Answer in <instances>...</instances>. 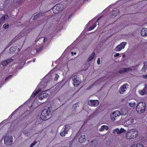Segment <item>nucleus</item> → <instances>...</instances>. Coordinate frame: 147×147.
<instances>
[{
  "label": "nucleus",
  "mask_w": 147,
  "mask_h": 147,
  "mask_svg": "<svg viewBox=\"0 0 147 147\" xmlns=\"http://www.w3.org/2000/svg\"><path fill=\"white\" fill-rule=\"evenodd\" d=\"M127 43L126 42H122L121 43L120 45L122 49H124L125 48V46L126 45Z\"/></svg>",
  "instance_id": "nucleus-28"
},
{
  "label": "nucleus",
  "mask_w": 147,
  "mask_h": 147,
  "mask_svg": "<svg viewBox=\"0 0 147 147\" xmlns=\"http://www.w3.org/2000/svg\"><path fill=\"white\" fill-rule=\"evenodd\" d=\"M86 140L85 135L81 136L79 138V141L80 143L84 142Z\"/></svg>",
  "instance_id": "nucleus-17"
},
{
  "label": "nucleus",
  "mask_w": 147,
  "mask_h": 147,
  "mask_svg": "<svg viewBox=\"0 0 147 147\" xmlns=\"http://www.w3.org/2000/svg\"><path fill=\"white\" fill-rule=\"evenodd\" d=\"M141 35L144 37L147 36V28H143L141 31Z\"/></svg>",
  "instance_id": "nucleus-14"
},
{
  "label": "nucleus",
  "mask_w": 147,
  "mask_h": 147,
  "mask_svg": "<svg viewBox=\"0 0 147 147\" xmlns=\"http://www.w3.org/2000/svg\"><path fill=\"white\" fill-rule=\"evenodd\" d=\"M114 133H116L117 134H119V128H116L113 131Z\"/></svg>",
  "instance_id": "nucleus-29"
},
{
  "label": "nucleus",
  "mask_w": 147,
  "mask_h": 147,
  "mask_svg": "<svg viewBox=\"0 0 147 147\" xmlns=\"http://www.w3.org/2000/svg\"><path fill=\"white\" fill-rule=\"evenodd\" d=\"M13 61V59L11 58L8 59L7 60L3 61L1 63L3 66H6L8 63L12 62Z\"/></svg>",
  "instance_id": "nucleus-12"
},
{
  "label": "nucleus",
  "mask_w": 147,
  "mask_h": 147,
  "mask_svg": "<svg viewBox=\"0 0 147 147\" xmlns=\"http://www.w3.org/2000/svg\"><path fill=\"white\" fill-rule=\"evenodd\" d=\"M17 48L18 47L17 46L11 47L9 49L10 52L12 53H15Z\"/></svg>",
  "instance_id": "nucleus-22"
},
{
  "label": "nucleus",
  "mask_w": 147,
  "mask_h": 147,
  "mask_svg": "<svg viewBox=\"0 0 147 147\" xmlns=\"http://www.w3.org/2000/svg\"><path fill=\"white\" fill-rule=\"evenodd\" d=\"M136 144H134L131 147H136Z\"/></svg>",
  "instance_id": "nucleus-46"
},
{
  "label": "nucleus",
  "mask_w": 147,
  "mask_h": 147,
  "mask_svg": "<svg viewBox=\"0 0 147 147\" xmlns=\"http://www.w3.org/2000/svg\"><path fill=\"white\" fill-rule=\"evenodd\" d=\"M99 102L98 100H89L88 101L89 105L91 107H96L99 104Z\"/></svg>",
  "instance_id": "nucleus-8"
},
{
  "label": "nucleus",
  "mask_w": 147,
  "mask_h": 147,
  "mask_svg": "<svg viewBox=\"0 0 147 147\" xmlns=\"http://www.w3.org/2000/svg\"><path fill=\"white\" fill-rule=\"evenodd\" d=\"M139 93L142 95H144L147 94V85H145L142 90L139 91Z\"/></svg>",
  "instance_id": "nucleus-13"
},
{
  "label": "nucleus",
  "mask_w": 147,
  "mask_h": 147,
  "mask_svg": "<svg viewBox=\"0 0 147 147\" xmlns=\"http://www.w3.org/2000/svg\"><path fill=\"white\" fill-rule=\"evenodd\" d=\"M136 105V103L134 102L132 103H129V105L131 107H134Z\"/></svg>",
  "instance_id": "nucleus-37"
},
{
  "label": "nucleus",
  "mask_w": 147,
  "mask_h": 147,
  "mask_svg": "<svg viewBox=\"0 0 147 147\" xmlns=\"http://www.w3.org/2000/svg\"><path fill=\"white\" fill-rule=\"evenodd\" d=\"M100 18V17L99 18H98V20Z\"/></svg>",
  "instance_id": "nucleus-48"
},
{
  "label": "nucleus",
  "mask_w": 147,
  "mask_h": 147,
  "mask_svg": "<svg viewBox=\"0 0 147 147\" xmlns=\"http://www.w3.org/2000/svg\"><path fill=\"white\" fill-rule=\"evenodd\" d=\"M125 130L124 129L121 128L120 130H119V133L120 134H121L123 132H125Z\"/></svg>",
  "instance_id": "nucleus-36"
},
{
  "label": "nucleus",
  "mask_w": 147,
  "mask_h": 147,
  "mask_svg": "<svg viewBox=\"0 0 147 147\" xmlns=\"http://www.w3.org/2000/svg\"><path fill=\"white\" fill-rule=\"evenodd\" d=\"M129 85L127 84H125L121 86L119 89V93L120 94H123L126 91L127 87Z\"/></svg>",
  "instance_id": "nucleus-10"
},
{
  "label": "nucleus",
  "mask_w": 147,
  "mask_h": 147,
  "mask_svg": "<svg viewBox=\"0 0 147 147\" xmlns=\"http://www.w3.org/2000/svg\"><path fill=\"white\" fill-rule=\"evenodd\" d=\"M13 139L11 136H5L4 138V144L7 146L11 145L13 142Z\"/></svg>",
  "instance_id": "nucleus-5"
},
{
  "label": "nucleus",
  "mask_w": 147,
  "mask_h": 147,
  "mask_svg": "<svg viewBox=\"0 0 147 147\" xmlns=\"http://www.w3.org/2000/svg\"><path fill=\"white\" fill-rule=\"evenodd\" d=\"M95 54L94 52H93L90 55V56L88 57L87 59V61L88 62L91 61L95 57Z\"/></svg>",
  "instance_id": "nucleus-20"
},
{
  "label": "nucleus",
  "mask_w": 147,
  "mask_h": 147,
  "mask_svg": "<svg viewBox=\"0 0 147 147\" xmlns=\"http://www.w3.org/2000/svg\"><path fill=\"white\" fill-rule=\"evenodd\" d=\"M119 55V53H117L116 54L114 55V56L115 57H117Z\"/></svg>",
  "instance_id": "nucleus-41"
},
{
  "label": "nucleus",
  "mask_w": 147,
  "mask_h": 147,
  "mask_svg": "<svg viewBox=\"0 0 147 147\" xmlns=\"http://www.w3.org/2000/svg\"><path fill=\"white\" fill-rule=\"evenodd\" d=\"M134 120L133 119H129L126 121V124L127 125H129L134 123Z\"/></svg>",
  "instance_id": "nucleus-21"
},
{
  "label": "nucleus",
  "mask_w": 147,
  "mask_h": 147,
  "mask_svg": "<svg viewBox=\"0 0 147 147\" xmlns=\"http://www.w3.org/2000/svg\"><path fill=\"white\" fill-rule=\"evenodd\" d=\"M142 77L144 78H147V74L146 75H144L142 76Z\"/></svg>",
  "instance_id": "nucleus-44"
},
{
  "label": "nucleus",
  "mask_w": 147,
  "mask_h": 147,
  "mask_svg": "<svg viewBox=\"0 0 147 147\" xmlns=\"http://www.w3.org/2000/svg\"><path fill=\"white\" fill-rule=\"evenodd\" d=\"M70 129V127L69 125H65L62 129V131L60 132V134L62 136H65L66 134H67L68 132Z\"/></svg>",
  "instance_id": "nucleus-6"
},
{
  "label": "nucleus",
  "mask_w": 147,
  "mask_h": 147,
  "mask_svg": "<svg viewBox=\"0 0 147 147\" xmlns=\"http://www.w3.org/2000/svg\"><path fill=\"white\" fill-rule=\"evenodd\" d=\"M136 147H143V146L141 144H136Z\"/></svg>",
  "instance_id": "nucleus-38"
},
{
  "label": "nucleus",
  "mask_w": 147,
  "mask_h": 147,
  "mask_svg": "<svg viewBox=\"0 0 147 147\" xmlns=\"http://www.w3.org/2000/svg\"><path fill=\"white\" fill-rule=\"evenodd\" d=\"M33 62H34V60Z\"/></svg>",
  "instance_id": "nucleus-50"
},
{
  "label": "nucleus",
  "mask_w": 147,
  "mask_h": 147,
  "mask_svg": "<svg viewBox=\"0 0 147 147\" xmlns=\"http://www.w3.org/2000/svg\"><path fill=\"white\" fill-rule=\"evenodd\" d=\"M9 25L8 24H5L3 25V27L5 29H7L9 27Z\"/></svg>",
  "instance_id": "nucleus-31"
},
{
  "label": "nucleus",
  "mask_w": 147,
  "mask_h": 147,
  "mask_svg": "<svg viewBox=\"0 0 147 147\" xmlns=\"http://www.w3.org/2000/svg\"><path fill=\"white\" fill-rule=\"evenodd\" d=\"M100 59L99 58H98L97 60V63L98 65L100 64Z\"/></svg>",
  "instance_id": "nucleus-40"
},
{
  "label": "nucleus",
  "mask_w": 147,
  "mask_h": 147,
  "mask_svg": "<svg viewBox=\"0 0 147 147\" xmlns=\"http://www.w3.org/2000/svg\"><path fill=\"white\" fill-rule=\"evenodd\" d=\"M37 143V142L36 141H34L33 143L31 144L29 147H33V146H34Z\"/></svg>",
  "instance_id": "nucleus-33"
},
{
  "label": "nucleus",
  "mask_w": 147,
  "mask_h": 147,
  "mask_svg": "<svg viewBox=\"0 0 147 147\" xmlns=\"http://www.w3.org/2000/svg\"><path fill=\"white\" fill-rule=\"evenodd\" d=\"M9 18V16L8 15L5 14L3 16L0 18V25Z\"/></svg>",
  "instance_id": "nucleus-11"
},
{
  "label": "nucleus",
  "mask_w": 147,
  "mask_h": 147,
  "mask_svg": "<svg viewBox=\"0 0 147 147\" xmlns=\"http://www.w3.org/2000/svg\"><path fill=\"white\" fill-rule=\"evenodd\" d=\"M12 76L11 75H10L9 76L5 78V80L7 81V80H8L9 79L11 78Z\"/></svg>",
  "instance_id": "nucleus-35"
},
{
  "label": "nucleus",
  "mask_w": 147,
  "mask_h": 147,
  "mask_svg": "<svg viewBox=\"0 0 147 147\" xmlns=\"http://www.w3.org/2000/svg\"><path fill=\"white\" fill-rule=\"evenodd\" d=\"M71 15H70L69 16V17H68V18L69 19L70 18H71Z\"/></svg>",
  "instance_id": "nucleus-47"
},
{
  "label": "nucleus",
  "mask_w": 147,
  "mask_h": 147,
  "mask_svg": "<svg viewBox=\"0 0 147 147\" xmlns=\"http://www.w3.org/2000/svg\"><path fill=\"white\" fill-rule=\"evenodd\" d=\"M96 26V23L94 24L92 26L88 28V30L90 31L93 30Z\"/></svg>",
  "instance_id": "nucleus-26"
},
{
  "label": "nucleus",
  "mask_w": 147,
  "mask_h": 147,
  "mask_svg": "<svg viewBox=\"0 0 147 147\" xmlns=\"http://www.w3.org/2000/svg\"><path fill=\"white\" fill-rule=\"evenodd\" d=\"M48 40V38L47 37H45L43 40V42H45Z\"/></svg>",
  "instance_id": "nucleus-42"
},
{
  "label": "nucleus",
  "mask_w": 147,
  "mask_h": 147,
  "mask_svg": "<svg viewBox=\"0 0 147 147\" xmlns=\"http://www.w3.org/2000/svg\"><path fill=\"white\" fill-rule=\"evenodd\" d=\"M120 115V112L119 111H115L111 114V119L113 121H114L116 120V118L119 117Z\"/></svg>",
  "instance_id": "nucleus-7"
},
{
  "label": "nucleus",
  "mask_w": 147,
  "mask_h": 147,
  "mask_svg": "<svg viewBox=\"0 0 147 147\" xmlns=\"http://www.w3.org/2000/svg\"><path fill=\"white\" fill-rule=\"evenodd\" d=\"M119 10L117 9L115 10H113L112 12V14L111 16L112 18H114L119 14Z\"/></svg>",
  "instance_id": "nucleus-16"
},
{
  "label": "nucleus",
  "mask_w": 147,
  "mask_h": 147,
  "mask_svg": "<svg viewBox=\"0 0 147 147\" xmlns=\"http://www.w3.org/2000/svg\"><path fill=\"white\" fill-rule=\"evenodd\" d=\"M122 49V48L121 47L120 45H117L115 49V50L117 51H120Z\"/></svg>",
  "instance_id": "nucleus-27"
},
{
  "label": "nucleus",
  "mask_w": 147,
  "mask_h": 147,
  "mask_svg": "<svg viewBox=\"0 0 147 147\" xmlns=\"http://www.w3.org/2000/svg\"><path fill=\"white\" fill-rule=\"evenodd\" d=\"M71 53L72 56L73 55H76V53L75 52L74 53L73 52H71Z\"/></svg>",
  "instance_id": "nucleus-43"
},
{
  "label": "nucleus",
  "mask_w": 147,
  "mask_h": 147,
  "mask_svg": "<svg viewBox=\"0 0 147 147\" xmlns=\"http://www.w3.org/2000/svg\"><path fill=\"white\" fill-rule=\"evenodd\" d=\"M108 127L107 125H103L99 129V131H102L104 129L107 130L108 129Z\"/></svg>",
  "instance_id": "nucleus-23"
},
{
  "label": "nucleus",
  "mask_w": 147,
  "mask_h": 147,
  "mask_svg": "<svg viewBox=\"0 0 147 147\" xmlns=\"http://www.w3.org/2000/svg\"><path fill=\"white\" fill-rule=\"evenodd\" d=\"M41 89L40 88L38 89L35 90L32 93L31 96L32 98H34L41 91Z\"/></svg>",
  "instance_id": "nucleus-18"
},
{
  "label": "nucleus",
  "mask_w": 147,
  "mask_h": 147,
  "mask_svg": "<svg viewBox=\"0 0 147 147\" xmlns=\"http://www.w3.org/2000/svg\"><path fill=\"white\" fill-rule=\"evenodd\" d=\"M55 77L54 78V79L55 81H57L58 80V78L59 77V75L57 74H55Z\"/></svg>",
  "instance_id": "nucleus-34"
},
{
  "label": "nucleus",
  "mask_w": 147,
  "mask_h": 147,
  "mask_svg": "<svg viewBox=\"0 0 147 147\" xmlns=\"http://www.w3.org/2000/svg\"><path fill=\"white\" fill-rule=\"evenodd\" d=\"M125 70L126 71V72L129 71L130 70L131 71L132 69L130 68H124Z\"/></svg>",
  "instance_id": "nucleus-39"
},
{
  "label": "nucleus",
  "mask_w": 147,
  "mask_h": 147,
  "mask_svg": "<svg viewBox=\"0 0 147 147\" xmlns=\"http://www.w3.org/2000/svg\"><path fill=\"white\" fill-rule=\"evenodd\" d=\"M13 41V40H12V41H11V42H12Z\"/></svg>",
  "instance_id": "nucleus-49"
},
{
  "label": "nucleus",
  "mask_w": 147,
  "mask_h": 147,
  "mask_svg": "<svg viewBox=\"0 0 147 147\" xmlns=\"http://www.w3.org/2000/svg\"><path fill=\"white\" fill-rule=\"evenodd\" d=\"M126 72V71L125 70L124 68L122 69L119 71V72L120 74Z\"/></svg>",
  "instance_id": "nucleus-32"
},
{
  "label": "nucleus",
  "mask_w": 147,
  "mask_h": 147,
  "mask_svg": "<svg viewBox=\"0 0 147 147\" xmlns=\"http://www.w3.org/2000/svg\"><path fill=\"white\" fill-rule=\"evenodd\" d=\"M143 63L144 65L142 67V70L145 71L147 69V62H144Z\"/></svg>",
  "instance_id": "nucleus-24"
},
{
  "label": "nucleus",
  "mask_w": 147,
  "mask_h": 147,
  "mask_svg": "<svg viewBox=\"0 0 147 147\" xmlns=\"http://www.w3.org/2000/svg\"><path fill=\"white\" fill-rule=\"evenodd\" d=\"M48 95V94L46 92L40 94L38 96V98L39 99L42 100L44 98H46Z\"/></svg>",
  "instance_id": "nucleus-15"
},
{
  "label": "nucleus",
  "mask_w": 147,
  "mask_h": 147,
  "mask_svg": "<svg viewBox=\"0 0 147 147\" xmlns=\"http://www.w3.org/2000/svg\"><path fill=\"white\" fill-rule=\"evenodd\" d=\"M63 5L62 4H57L55 5L53 8L52 11L53 13H58L60 11L63 10Z\"/></svg>",
  "instance_id": "nucleus-4"
},
{
  "label": "nucleus",
  "mask_w": 147,
  "mask_h": 147,
  "mask_svg": "<svg viewBox=\"0 0 147 147\" xmlns=\"http://www.w3.org/2000/svg\"><path fill=\"white\" fill-rule=\"evenodd\" d=\"M72 79L73 82L74 86H78L81 82L80 80L77 79V76H74L72 77Z\"/></svg>",
  "instance_id": "nucleus-9"
},
{
  "label": "nucleus",
  "mask_w": 147,
  "mask_h": 147,
  "mask_svg": "<svg viewBox=\"0 0 147 147\" xmlns=\"http://www.w3.org/2000/svg\"><path fill=\"white\" fill-rule=\"evenodd\" d=\"M146 107L145 103L143 102H140L137 105L136 110L138 113L141 114L145 111Z\"/></svg>",
  "instance_id": "nucleus-2"
},
{
  "label": "nucleus",
  "mask_w": 147,
  "mask_h": 147,
  "mask_svg": "<svg viewBox=\"0 0 147 147\" xmlns=\"http://www.w3.org/2000/svg\"><path fill=\"white\" fill-rule=\"evenodd\" d=\"M51 117V111L50 110L45 109L42 111L40 117L42 120H46L49 119Z\"/></svg>",
  "instance_id": "nucleus-3"
},
{
  "label": "nucleus",
  "mask_w": 147,
  "mask_h": 147,
  "mask_svg": "<svg viewBox=\"0 0 147 147\" xmlns=\"http://www.w3.org/2000/svg\"><path fill=\"white\" fill-rule=\"evenodd\" d=\"M15 111H14V112H13L12 113V114H11V115L12 116H13V115H14V113H15Z\"/></svg>",
  "instance_id": "nucleus-45"
},
{
  "label": "nucleus",
  "mask_w": 147,
  "mask_h": 147,
  "mask_svg": "<svg viewBox=\"0 0 147 147\" xmlns=\"http://www.w3.org/2000/svg\"><path fill=\"white\" fill-rule=\"evenodd\" d=\"M138 134V131L134 129H131L126 133L125 136L127 139L131 140L136 138Z\"/></svg>",
  "instance_id": "nucleus-1"
},
{
  "label": "nucleus",
  "mask_w": 147,
  "mask_h": 147,
  "mask_svg": "<svg viewBox=\"0 0 147 147\" xmlns=\"http://www.w3.org/2000/svg\"><path fill=\"white\" fill-rule=\"evenodd\" d=\"M44 15V13H38L35 15L33 19L34 20H36L38 19L41 16H43Z\"/></svg>",
  "instance_id": "nucleus-19"
},
{
  "label": "nucleus",
  "mask_w": 147,
  "mask_h": 147,
  "mask_svg": "<svg viewBox=\"0 0 147 147\" xmlns=\"http://www.w3.org/2000/svg\"><path fill=\"white\" fill-rule=\"evenodd\" d=\"M91 143L94 146H96L98 144L97 141L96 140H93L91 141Z\"/></svg>",
  "instance_id": "nucleus-25"
},
{
  "label": "nucleus",
  "mask_w": 147,
  "mask_h": 147,
  "mask_svg": "<svg viewBox=\"0 0 147 147\" xmlns=\"http://www.w3.org/2000/svg\"><path fill=\"white\" fill-rule=\"evenodd\" d=\"M79 104V102H77L76 103L74 104L72 106V109H75L78 107V105Z\"/></svg>",
  "instance_id": "nucleus-30"
}]
</instances>
